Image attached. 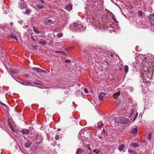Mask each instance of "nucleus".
<instances>
[{
    "label": "nucleus",
    "mask_w": 154,
    "mask_h": 154,
    "mask_svg": "<svg viewBox=\"0 0 154 154\" xmlns=\"http://www.w3.org/2000/svg\"><path fill=\"white\" fill-rule=\"evenodd\" d=\"M140 76L143 79L146 78L151 79L153 76V72H149L145 70L143 72H140Z\"/></svg>",
    "instance_id": "1"
},
{
    "label": "nucleus",
    "mask_w": 154,
    "mask_h": 154,
    "mask_svg": "<svg viewBox=\"0 0 154 154\" xmlns=\"http://www.w3.org/2000/svg\"><path fill=\"white\" fill-rule=\"evenodd\" d=\"M74 29L80 31H83L85 29V27L80 21H77L74 23Z\"/></svg>",
    "instance_id": "2"
},
{
    "label": "nucleus",
    "mask_w": 154,
    "mask_h": 154,
    "mask_svg": "<svg viewBox=\"0 0 154 154\" xmlns=\"http://www.w3.org/2000/svg\"><path fill=\"white\" fill-rule=\"evenodd\" d=\"M117 120L119 123L123 124H127L129 121L128 119L123 117L118 118Z\"/></svg>",
    "instance_id": "3"
},
{
    "label": "nucleus",
    "mask_w": 154,
    "mask_h": 154,
    "mask_svg": "<svg viewBox=\"0 0 154 154\" xmlns=\"http://www.w3.org/2000/svg\"><path fill=\"white\" fill-rule=\"evenodd\" d=\"M36 143H34L33 144L34 146H37L42 141L43 138L41 134H38L37 135Z\"/></svg>",
    "instance_id": "4"
},
{
    "label": "nucleus",
    "mask_w": 154,
    "mask_h": 154,
    "mask_svg": "<svg viewBox=\"0 0 154 154\" xmlns=\"http://www.w3.org/2000/svg\"><path fill=\"white\" fill-rule=\"evenodd\" d=\"M19 7L21 9L26 8V5L23 0H21L19 3Z\"/></svg>",
    "instance_id": "5"
},
{
    "label": "nucleus",
    "mask_w": 154,
    "mask_h": 154,
    "mask_svg": "<svg viewBox=\"0 0 154 154\" xmlns=\"http://www.w3.org/2000/svg\"><path fill=\"white\" fill-rule=\"evenodd\" d=\"M148 18L149 22L152 25H154V14H151L148 17Z\"/></svg>",
    "instance_id": "6"
},
{
    "label": "nucleus",
    "mask_w": 154,
    "mask_h": 154,
    "mask_svg": "<svg viewBox=\"0 0 154 154\" xmlns=\"http://www.w3.org/2000/svg\"><path fill=\"white\" fill-rule=\"evenodd\" d=\"M106 95L107 94L103 92H101L98 96L99 100L100 101L103 100V97Z\"/></svg>",
    "instance_id": "7"
},
{
    "label": "nucleus",
    "mask_w": 154,
    "mask_h": 154,
    "mask_svg": "<svg viewBox=\"0 0 154 154\" xmlns=\"http://www.w3.org/2000/svg\"><path fill=\"white\" fill-rule=\"evenodd\" d=\"M125 147V145L124 144H122L119 145L118 146V149L120 151H123L125 152L124 150Z\"/></svg>",
    "instance_id": "8"
},
{
    "label": "nucleus",
    "mask_w": 154,
    "mask_h": 154,
    "mask_svg": "<svg viewBox=\"0 0 154 154\" xmlns=\"http://www.w3.org/2000/svg\"><path fill=\"white\" fill-rule=\"evenodd\" d=\"M1 104L2 105V108L6 112H8V106L5 104L1 102Z\"/></svg>",
    "instance_id": "9"
},
{
    "label": "nucleus",
    "mask_w": 154,
    "mask_h": 154,
    "mask_svg": "<svg viewBox=\"0 0 154 154\" xmlns=\"http://www.w3.org/2000/svg\"><path fill=\"white\" fill-rule=\"evenodd\" d=\"M34 84L38 85L41 86H43V84L42 82L40 81L35 80L33 82Z\"/></svg>",
    "instance_id": "10"
},
{
    "label": "nucleus",
    "mask_w": 154,
    "mask_h": 154,
    "mask_svg": "<svg viewBox=\"0 0 154 154\" xmlns=\"http://www.w3.org/2000/svg\"><path fill=\"white\" fill-rule=\"evenodd\" d=\"M72 5L70 4L66 5L65 7V9L69 11H70L72 9Z\"/></svg>",
    "instance_id": "11"
},
{
    "label": "nucleus",
    "mask_w": 154,
    "mask_h": 154,
    "mask_svg": "<svg viewBox=\"0 0 154 154\" xmlns=\"http://www.w3.org/2000/svg\"><path fill=\"white\" fill-rule=\"evenodd\" d=\"M10 71L11 73L13 74H15L19 72V70L18 69H10Z\"/></svg>",
    "instance_id": "12"
},
{
    "label": "nucleus",
    "mask_w": 154,
    "mask_h": 154,
    "mask_svg": "<svg viewBox=\"0 0 154 154\" xmlns=\"http://www.w3.org/2000/svg\"><path fill=\"white\" fill-rule=\"evenodd\" d=\"M32 143L31 141H28L25 144V147L28 148L29 147L31 146Z\"/></svg>",
    "instance_id": "13"
},
{
    "label": "nucleus",
    "mask_w": 154,
    "mask_h": 154,
    "mask_svg": "<svg viewBox=\"0 0 154 154\" xmlns=\"http://www.w3.org/2000/svg\"><path fill=\"white\" fill-rule=\"evenodd\" d=\"M137 128H134L132 129L131 132L134 135H136L137 133Z\"/></svg>",
    "instance_id": "14"
},
{
    "label": "nucleus",
    "mask_w": 154,
    "mask_h": 154,
    "mask_svg": "<svg viewBox=\"0 0 154 154\" xmlns=\"http://www.w3.org/2000/svg\"><path fill=\"white\" fill-rule=\"evenodd\" d=\"M29 131L27 129H24L21 131V132L23 134H27L29 132Z\"/></svg>",
    "instance_id": "15"
},
{
    "label": "nucleus",
    "mask_w": 154,
    "mask_h": 154,
    "mask_svg": "<svg viewBox=\"0 0 154 154\" xmlns=\"http://www.w3.org/2000/svg\"><path fill=\"white\" fill-rule=\"evenodd\" d=\"M55 52L56 53H58L62 54H63V55H66L67 54L66 52L63 51H56Z\"/></svg>",
    "instance_id": "16"
},
{
    "label": "nucleus",
    "mask_w": 154,
    "mask_h": 154,
    "mask_svg": "<svg viewBox=\"0 0 154 154\" xmlns=\"http://www.w3.org/2000/svg\"><path fill=\"white\" fill-rule=\"evenodd\" d=\"M131 145H132L134 149L136 148V147H137L139 146V145L138 144V143H132L131 144Z\"/></svg>",
    "instance_id": "17"
},
{
    "label": "nucleus",
    "mask_w": 154,
    "mask_h": 154,
    "mask_svg": "<svg viewBox=\"0 0 154 154\" xmlns=\"http://www.w3.org/2000/svg\"><path fill=\"white\" fill-rule=\"evenodd\" d=\"M3 29L5 31L7 32L8 31L9 26H4L3 28Z\"/></svg>",
    "instance_id": "18"
},
{
    "label": "nucleus",
    "mask_w": 154,
    "mask_h": 154,
    "mask_svg": "<svg viewBox=\"0 0 154 154\" xmlns=\"http://www.w3.org/2000/svg\"><path fill=\"white\" fill-rule=\"evenodd\" d=\"M32 69L37 72H40L41 69L37 67H32Z\"/></svg>",
    "instance_id": "19"
},
{
    "label": "nucleus",
    "mask_w": 154,
    "mask_h": 154,
    "mask_svg": "<svg viewBox=\"0 0 154 154\" xmlns=\"http://www.w3.org/2000/svg\"><path fill=\"white\" fill-rule=\"evenodd\" d=\"M83 151V150L81 148H78L77 149L76 152V154H79Z\"/></svg>",
    "instance_id": "20"
},
{
    "label": "nucleus",
    "mask_w": 154,
    "mask_h": 154,
    "mask_svg": "<svg viewBox=\"0 0 154 154\" xmlns=\"http://www.w3.org/2000/svg\"><path fill=\"white\" fill-rule=\"evenodd\" d=\"M120 92H116V93H114L112 95V96L114 97H117L119 96H120Z\"/></svg>",
    "instance_id": "21"
},
{
    "label": "nucleus",
    "mask_w": 154,
    "mask_h": 154,
    "mask_svg": "<svg viewBox=\"0 0 154 154\" xmlns=\"http://www.w3.org/2000/svg\"><path fill=\"white\" fill-rule=\"evenodd\" d=\"M31 84H32L31 83L27 82H25L22 83V85L26 86L29 85Z\"/></svg>",
    "instance_id": "22"
},
{
    "label": "nucleus",
    "mask_w": 154,
    "mask_h": 154,
    "mask_svg": "<svg viewBox=\"0 0 154 154\" xmlns=\"http://www.w3.org/2000/svg\"><path fill=\"white\" fill-rule=\"evenodd\" d=\"M124 70L125 73H126L128 72V67L127 65H125L124 66Z\"/></svg>",
    "instance_id": "23"
},
{
    "label": "nucleus",
    "mask_w": 154,
    "mask_h": 154,
    "mask_svg": "<svg viewBox=\"0 0 154 154\" xmlns=\"http://www.w3.org/2000/svg\"><path fill=\"white\" fill-rule=\"evenodd\" d=\"M33 29L35 32L37 34L40 33V31H39L36 27H33Z\"/></svg>",
    "instance_id": "24"
},
{
    "label": "nucleus",
    "mask_w": 154,
    "mask_h": 154,
    "mask_svg": "<svg viewBox=\"0 0 154 154\" xmlns=\"http://www.w3.org/2000/svg\"><path fill=\"white\" fill-rule=\"evenodd\" d=\"M103 125V124L102 122H99L97 124V126L99 128H101Z\"/></svg>",
    "instance_id": "25"
},
{
    "label": "nucleus",
    "mask_w": 154,
    "mask_h": 154,
    "mask_svg": "<svg viewBox=\"0 0 154 154\" xmlns=\"http://www.w3.org/2000/svg\"><path fill=\"white\" fill-rule=\"evenodd\" d=\"M36 6L40 9H42L44 8L43 6L42 5H36Z\"/></svg>",
    "instance_id": "26"
},
{
    "label": "nucleus",
    "mask_w": 154,
    "mask_h": 154,
    "mask_svg": "<svg viewBox=\"0 0 154 154\" xmlns=\"http://www.w3.org/2000/svg\"><path fill=\"white\" fill-rule=\"evenodd\" d=\"M52 20L50 19H45L44 20V22L45 23H50L52 22Z\"/></svg>",
    "instance_id": "27"
},
{
    "label": "nucleus",
    "mask_w": 154,
    "mask_h": 154,
    "mask_svg": "<svg viewBox=\"0 0 154 154\" xmlns=\"http://www.w3.org/2000/svg\"><path fill=\"white\" fill-rule=\"evenodd\" d=\"M134 112V111L132 109H130V114L129 115H128V117H131L132 115V114Z\"/></svg>",
    "instance_id": "28"
},
{
    "label": "nucleus",
    "mask_w": 154,
    "mask_h": 154,
    "mask_svg": "<svg viewBox=\"0 0 154 154\" xmlns=\"http://www.w3.org/2000/svg\"><path fill=\"white\" fill-rule=\"evenodd\" d=\"M128 152L129 153H132V154H135V151L131 149H129L128 150Z\"/></svg>",
    "instance_id": "29"
},
{
    "label": "nucleus",
    "mask_w": 154,
    "mask_h": 154,
    "mask_svg": "<svg viewBox=\"0 0 154 154\" xmlns=\"http://www.w3.org/2000/svg\"><path fill=\"white\" fill-rule=\"evenodd\" d=\"M63 35V34L62 32H59L58 33L57 35V36L58 37H61Z\"/></svg>",
    "instance_id": "30"
},
{
    "label": "nucleus",
    "mask_w": 154,
    "mask_h": 154,
    "mask_svg": "<svg viewBox=\"0 0 154 154\" xmlns=\"http://www.w3.org/2000/svg\"><path fill=\"white\" fill-rule=\"evenodd\" d=\"M93 152H95L97 154H98L99 153L100 151L98 149H95L93 150Z\"/></svg>",
    "instance_id": "31"
},
{
    "label": "nucleus",
    "mask_w": 154,
    "mask_h": 154,
    "mask_svg": "<svg viewBox=\"0 0 154 154\" xmlns=\"http://www.w3.org/2000/svg\"><path fill=\"white\" fill-rule=\"evenodd\" d=\"M39 42L40 43L42 44H43V45H45V44H46V41H45V40H40L39 41Z\"/></svg>",
    "instance_id": "32"
},
{
    "label": "nucleus",
    "mask_w": 154,
    "mask_h": 154,
    "mask_svg": "<svg viewBox=\"0 0 154 154\" xmlns=\"http://www.w3.org/2000/svg\"><path fill=\"white\" fill-rule=\"evenodd\" d=\"M12 38H13L14 39H15L17 40L16 36L15 35H12Z\"/></svg>",
    "instance_id": "33"
},
{
    "label": "nucleus",
    "mask_w": 154,
    "mask_h": 154,
    "mask_svg": "<svg viewBox=\"0 0 154 154\" xmlns=\"http://www.w3.org/2000/svg\"><path fill=\"white\" fill-rule=\"evenodd\" d=\"M97 22L96 23H97V24L96 25V24H95V26H96V27L97 28H99L100 26V24H99V23H98V21H97Z\"/></svg>",
    "instance_id": "34"
},
{
    "label": "nucleus",
    "mask_w": 154,
    "mask_h": 154,
    "mask_svg": "<svg viewBox=\"0 0 154 154\" xmlns=\"http://www.w3.org/2000/svg\"><path fill=\"white\" fill-rule=\"evenodd\" d=\"M138 14L139 16H141L142 15V12L141 11H139L138 12Z\"/></svg>",
    "instance_id": "35"
},
{
    "label": "nucleus",
    "mask_w": 154,
    "mask_h": 154,
    "mask_svg": "<svg viewBox=\"0 0 154 154\" xmlns=\"http://www.w3.org/2000/svg\"><path fill=\"white\" fill-rule=\"evenodd\" d=\"M65 62L66 63H69L70 62V60L69 59H67L65 60Z\"/></svg>",
    "instance_id": "36"
},
{
    "label": "nucleus",
    "mask_w": 154,
    "mask_h": 154,
    "mask_svg": "<svg viewBox=\"0 0 154 154\" xmlns=\"http://www.w3.org/2000/svg\"><path fill=\"white\" fill-rule=\"evenodd\" d=\"M148 138L149 140H150L151 138V135L150 134H149L148 136Z\"/></svg>",
    "instance_id": "37"
},
{
    "label": "nucleus",
    "mask_w": 154,
    "mask_h": 154,
    "mask_svg": "<svg viewBox=\"0 0 154 154\" xmlns=\"http://www.w3.org/2000/svg\"><path fill=\"white\" fill-rule=\"evenodd\" d=\"M59 138H60L59 136L58 135H56L55 136V138L56 140H58L59 139Z\"/></svg>",
    "instance_id": "38"
},
{
    "label": "nucleus",
    "mask_w": 154,
    "mask_h": 154,
    "mask_svg": "<svg viewBox=\"0 0 154 154\" xmlns=\"http://www.w3.org/2000/svg\"><path fill=\"white\" fill-rule=\"evenodd\" d=\"M84 91L86 94H87L88 92V91L87 89H86V88H85L84 89Z\"/></svg>",
    "instance_id": "39"
},
{
    "label": "nucleus",
    "mask_w": 154,
    "mask_h": 154,
    "mask_svg": "<svg viewBox=\"0 0 154 154\" xmlns=\"http://www.w3.org/2000/svg\"><path fill=\"white\" fill-rule=\"evenodd\" d=\"M12 35H9L8 36L7 38L8 39H10L12 38Z\"/></svg>",
    "instance_id": "40"
},
{
    "label": "nucleus",
    "mask_w": 154,
    "mask_h": 154,
    "mask_svg": "<svg viewBox=\"0 0 154 154\" xmlns=\"http://www.w3.org/2000/svg\"><path fill=\"white\" fill-rule=\"evenodd\" d=\"M128 7L130 9H132L133 8V6L132 5H130L128 6Z\"/></svg>",
    "instance_id": "41"
},
{
    "label": "nucleus",
    "mask_w": 154,
    "mask_h": 154,
    "mask_svg": "<svg viewBox=\"0 0 154 154\" xmlns=\"http://www.w3.org/2000/svg\"><path fill=\"white\" fill-rule=\"evenodd\" d=\"M112 19L114 21H115V22L117 23L118 22L114 18V16H112Z\"/></svg>",
    "instance_id": "42"
},
{
    "label": "nucleus",
    "mask_w": 154,
    "mask_h": 154,
    "mask_svg": "<svg viewBox=\"0 0 154 154\" xmlns=\"http://www.w3.org/2000/svg\"><path fill=\"white\" fill-rule=\"evenodd\" d=\"M25 77L26 78H28L29 77V75L28 74H24Z\"/></svg>",
    "instance_id": "43"
},
{
    "label": "nucleus",
    "mask_w": 154,
    "mask_h": 154,
    "mask_svg": "<svg viewBox=\"0 0 154 154\" xmlns=\"http://www.w3.org/2000/svg\"><path fill=\"white\" fill-rule=\"evenodd\" d=\"M86 146H87V147L88 148V149H89V150H90V151H91V149L89 145H87Z\"/></svg>",
    "instance_id": "44"
},
{
    "label": "nucleus",
    "mask_w": 154,
    "mask_h": 154,
    "mask_svg": "<svg viewBox=\"0 0 154 154\" xmlns=\"http://www.w3.org/2000/svg\"><path fill=\"white\" fill-rule=\"evenodd\" d=\"M78 137L79 139L81 140H82V137L79 134L78 136Z\"/></svg>",
    "instance_id": "45"
},
{
    "label": "nucleus",
    "mask_w": 154,
    "mask_h": 154,
    "mask_svg": "<svg viewBox=\"0 0 154 154\" xmlns=\"http://www.w3.org/2000/svg\"><path fill=\"white\" fill-rule=\"evenodd\" d=\"M46 72L45 71L41 69V72H40L41 73Z\"/></svg>",
    "instance_id": "46"
},
{
    "label": "nucleus",
    "mask_w": 154,
    "mask_h": 154,
    "mask_svg": "<svg viewBox=\"0 0 154 154\" xmlns=\"http://www.w3.org/2000/svg\"><path fill=\"white\" fill-rule=\"evenodd\" d=\"M137 115L135 117L134 119L133 120V122L135 120V119H136V117H137Z\"/></svg>",
    "instance_id": "47"
},
{
    "label": "nucleus",
    "mask_w": 154,
    "mask_h": 154,
    "mask_svg": "<svg viewBox=\"0 0 154 154\" xmlns=\"http://www.w3.org/2000/svg\"><path fill=\"white\" fill-rule=\"evenodd\" d=\"M41 2H42V3H44V2L43 1V0H39Z\"/></svg>",
    "instance_id": "48"
},
{
    "label": "nucleus",
    "mask_w": 154,
    "mask_h": 154,
    "mask_svg": "<svg viewBox=\"0 0 154 154\" xmlns=\"http://www.w3.org/2000/svg\"><path fill=\"white\" fill-rule=\"evenodd\" d=\"M133 91V89L132 88H131L130 89V91Z\"/></svg>",
    "instance_id": "49"
},
{
    "label": "nucleus",
    "mask_w": 154,
    "mask_h": 154,
    "mask_svg": "<svg viewBox=\"0 0 154 154\" xmlns=\"http://www.w3.org/2000/svg\"><path fill=\"white\" fill-rule=\"evenodd\" d=\"M13 24V23L12 22H11V23H10V24L11 25V26H12Z\"/></svg>",
    "instance_id": "50"
},
{
    "label": "nucleus",
    "mask_w": 154,
    "mask_h": 154,
    "mask_svg": "<svg viewBox=\"0 0 154 154\" xmlns=\"http://www.w3.org/2000/svg\"><path fill=\"white\" fill-rule=\"evenodd\" d=\"M10 128L13 131V128H12V127H11V126H10Z\"/></svg>",
    "instance_id": "51"
},
{
    "label": "nucleus",
    "mask_w": 154,
    "mask_h": 154,
    "mask_svg": "<svg viewBox=\"0 0 154 154\" xmlns=\"http://www.w3.org/2000/svg\"><path fill=\"white\" fill-rule=\"evenodd\" d=\"M113 54H110V56H111V57H113Z\"/></svg>",
    "instance_id": "52"
},
{
    "label": "nucleus",
    "mask_w": 154,
    "mask_h": 154,
    "mask_svg": "<svg viewBox=\"0 0 154 154\" xmlns=\"http://www.w3.org/2000/svg\"><path fill=\"white\" fill-rule=\"evenodd\" d=\"M27 11H28V10H26V11H25V12L26 13V14H27Z\"/></svg>",
    "instance_id": "53"
},
{
    "label": "nucleus",
    "mask_w": 154,
    "mask_h": 154,
    "mask_svg": "<svg viewBox=\"0 0 154 154\" xmlns=\"http://www.w3.org/2000/svg\"><path fill=\"white\" fill-rule=\"evenodd\" d=\"M122 68H120L119 69V70H122Z\"/></svg>",
    "instance_id": "54"
},
{
    "label": "nucleus",
    "mask_w": 154,
    "mask_h": 154,
    "mask_svg": "<svg viewBox=\"0 0 154 154\" xmlns=\"http://www.w3.org/2000/svg\"><path fill=\"white\" fill-rule=\"evenodd\" d=\"M56 88H60V87H56Z\"/></svg>",
    "instance_id": "55"
},
{
    "label": "nucleus",
    "mask_w": 154,
    "mask_h": 154,
    "mask_svg": "<svg viewBox=\"0 0 154 154\" xmlns=\"http://www.w3.org/2000/svg\"><path fill=\"white\" fill-rule=\"evenodd\" d=\"M88 154H93L92 153H88Z\"/></svg>",
    "instance_id": "56"
},
{
    "label": "nucleus",
    "mask_w": 154,
    "mask_h": 154,
    "mask_svg": "<svg viewBox=\"0 0 154 154\" xmlns=\"http://www.w3.org/2000/svg\"><path fill=\"white\" fill-rule=\"evenodd\" d=\"M27 13H28V12L29 13V12L28 11H27Z\"/></svg>",
    "instance_id": "57"
},
{
    "label": "nucleus",
    "mask_w": 154,
    "mask_h": 154,
    "mask_svg": "<svg viewBox=\"0 0 154 154\" xmlns=\"http://www.w3.org/2000/svg\"><path fill=\"white\" fill-rule=\"evenodd\" d=\"M144 62V61H143V63H144V62Z\"/></svg>",
    "instance_id": "58"
},
{
    "label": "nucleus",
    "mask_w": 154,
    "mask_h": 154,
    "mask_svg": "<svg viewBox=\"0 0 154 154\" xmlns=\"http://www.w3.org/2000/svg\"><path fill=\"white\" fill-rule=\"evenodd\" d=\"M60 130V129H58V130Z\"/></svg>",
    "instance_id": "59"
}]
</instances>
